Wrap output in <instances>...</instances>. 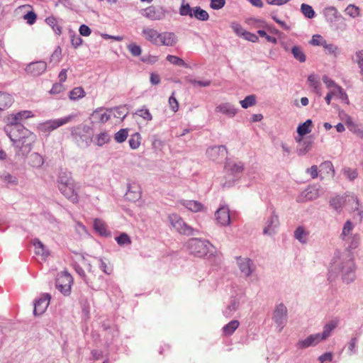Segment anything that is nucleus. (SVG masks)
I'll return each instance as SVG.
<instances>
[{
	"instance_id": "obj_1",
	"label": "nucleus",
	"mask_w": 363,
	"mask_h": 363,
	"mask_svg": "<svg viewBox=\"0 0 363 363\" xmlns=\"http://www.w3.org/2000/svg\"><path fill=\"white\" fill-rule=\"evenodd\" d=\"M9 137L13 145L18 149L22 155H27L32 149L35 140V135L22 125H14L11 128Z\"/></svg>"
},
{
	"instance_id": "obj_2",
	"label": "nucleus",
	"mask_w": 363,
	"mask_h": 363,
	"mask_svg": "<svg viewBox=\"0 0 363 363\" xmlns=\"http://www.w3.org/2000/svg\"><path fill=\"white\" fill-rule=\"evenodd\" d=\"M187 247L190 253L198 257H205L213 248V245L209 242L198 238L189 240Z\"/></svg>"
},
{
	"instance_id": "obj_3",
	"label": "nucleus",
	"mask_w": 363,
	"mask_h": 363,
	"mask_svg": "<svg viewBox=\"0 0 363 363\" xmlns=\"http://www.w3.org/2000/svg\"><path fill=\"white\" fill-rule=\"evenodd\" d=\"M58 188L60 192L68 199L73 202L78 201L76 183L72 177H61L59 180Z\"/></svg>"
},
{
	"instance_id": "obj_4",
	"label": "nucleus",
	"mask_w": 363,
	"mask_h": 363,
	"mask_svg": "<svg viewBox=\"0 0 363 363\" xmlns=\"http://www.w3.org/2000/svg\"><path fill=\"white\" fill-rule=\"evenodd\" d=\"M77 117L76 114H70L67 116L54 120H49L40 124V128L44 131L54 130L68 123H70Z\"/></svg>"
},
{
	"instance_id": "obj_5",
	"label": "nucleus",
	"mask_w": 363,
	"mask_h": 363,
	"mask_svg": "<svg viewBox=\"0 0 363 363\" xmlns=\"http://www.w3.org/2000/svg\"><path fill=\"white\" fill-rule=\"evenodd\" d=\"M169 220L172 227L179 233L187 235L193 234V228L187 225L177 214H170Z\"/></svg>"
},
{
	"instance_id": "obj_6",
	"label": "nucleus",
	"mask_w": 363,
	"mask_h": 363,
	"mask_svg": "<svg viewBox=\"0 0 363 363\" xmlns=\"http://www.w3.org/2000/svg\"><path fill=\"white\" fill-rule=\"evenodd\" d=\"M72 283V276L67 272H62L58 274L56 279V287L63 294L68 295L71 291Z\"/></svg>"
},
{
	"instance_id": "obj_7",
	"label": "nucleus",
	"mask_w": 363,
	"mask_h": 363,
	"mask_svg": "<svg viewBox=\"0 0 363 363\" xmlns=\"http://www.w3.org/2000/svg\"><path fill=\"white\" fill-rule=\"evenodd\" d=\"M166 13L163 7L150 6L144 10L143 16L151 21H160L165 18Z\"/></svg>"
},
{
	"instance_id": "obj_8",
	"label": "nucleus",
	"mask_w": 363,
	"mask_h": 363,
	"mask_svg": "<svg viewBox=\"0 0 363 363\" xmlns=\"http://www.w3.org/2000/svg\"><path fill=\"white\" fill-rule=\"evenodd\" d=\"M287 317L286 307L283 304H279L273 313V320L275 323L279 327V331H281L284 328Z\"/></svg>"
},
{
	"instance_id": "obj_9",
	"label": "nucleus",
	"mask_w": 363,
	"mask_h": 363,
	"mask_svg": "<svg viewBox=\"0 0 363 363\" xmlns=\"http://www.w3.org/2000/svg\"><path fill=\"white\" fill-rule=\"evenodd\" d=\"M178 42L177 35L173 32L164 31L160 33L157 46L174 47Z\"/></svg>"
},
{
	"instance_id": "obj_10",
	"label": "nucleus",
	"mask_w": 363,
	"mask_h": 363,
	"mask_svg": "<svg viewBox=\"0 0 363 363\" xmlns=\"http://www.w3.org/2000/svg\"><path fill=\"white\" fill-rule=\"evenodd\" d=\"M111 118L108 110L103 107L96 108L91 114L90 119L92 123H105Z\"/></svg>"
},
{
	"instance_id": "obj_11",
	"label": "nucleus",
	"mask_w": 363,
	"mask_h": 363,
	"mask_svg": "<svg viewBox=\"0 0 363 363\" xmlns=\"http://www.w3.org/2000/svg\"><path fill=\"white\" fill-rule=\"evenodd\" d=\"M337 321H330L326 324L321 333L313 334L316 345L330 336L331 332L337 326Z\"/></svg>"
},
{
	"instance_id": "obj_12",
	"label": "nucleus",
	"mask_w": 363,
	"mask_h": 363,
	"mask_svg": "<svg viewBox=\"0 0 363 363\" xmlns=\"http://www.w3.org/2000/svg\"><path fill=\"white\" fill-rule=\"evenodd\" d=\"M337 321H330L326 324L321 333L313 334L316 345L330 336L331 332L337 326Z\"/></svg>"
},
{
	"instance_id": "obj_13",
	"label": "nucleus",
	"mask_w": 363,
	"mask_h": 363,
	"mask_svg": "<svg viewBox=\"0 0 363 363\" xmlns=\"http://www.w3.org/2000/svg\"><path fill=\"white\" fill-rule=\"evenodd\" d=\"M50 301V296L45 294L35 301L33 313L35 315H42L47 309Z\"/></svg>"
},
{
	"instance_id": "obj_14",
	"label": "nucleus",
	"mask_w": 363,
	"mask_h": 363,
	"mask_svg": "<svg viewBox=\"0 0 363 363\" xmlns=\"http://www.w3.org/2000/svg\"><path fill=\"white\" fill-rule=\"evenodd\" d=\"M47 69V63L44 61H38L28 64L26 67L27 74L32 76H39Z\"/></svg>"
},
{
	"instance_id": "obj_15",
	"label": "nucleus",
	"mask_w": 363,
	"mask_h": 363,
	"mask_svg": "<svg viewBox=\"0 0 363 363\" xmlns=\"http://www.w3.org/2000/svg\"><path fill=\"white\" fill-rule=\"evenodd\" d=\"M215 217L221 225L226 226L230 223V211L226 206L219 208L215 213Z\"/></svg>"
},
{
	"instance_id": "obj_16",
	"label": "nucleus",
	"mask_w": 363,
	"mask_h": 363,
	"mask_svg": "<svg viewBox=\"0 0 363 363\" xmlns=\"http://www.w3.org/2000/svg\"><path fill=\"white\" fill-rule=\"evenodd\" d=\"M142 35L147 42L157 46L160 32L157 30L149 27H145L142 30Z\"/></svg>"
},
{
	"instance_id": "obj_17",
	"label": "nucleus",
	"mask_w": 363,
	"mask_h": 363,
	"mask_svg": "<svg viewBox=\"0 0 363 363\" xmlns=\"http://www.w3.org/2000/svg\"><path fill=\"white\" fill-rule=\"evenodd\" d=\"M142 194L140 185L135 182L128 184V189L126 193L127 199L131 201H136L140 199Z\"/></svg>"
},
{
	"instance_id": "obj_18",
	"label": "nucleus",
	"mask_w": 363,
	"mask_h": 363,
	"mask_svg": "<svg viewBox=\"0 0 363 363\" xmlns=\"http://www.w3.org/2000/svg\"><path fill=\"white\" fill-rule=\"evenodd\" d=\"M216 111L223 113L229 118H233L237 113L236 108L229 103L220 104L216 107Z\"/></svg>"
},
{
	"instance_id": "obj_19",
	"label": "nucleus",
	"mask_w": 363,
	"mask_h": 363,
	"mask_svg": "<svg viewBox=\"0 0 363 363\" xmlns=\"http://www.w3.org/2000/svg\"><path fill=\"white\" fill-rule=\"evenodd\" d=\"M238 264L241 272L245 277H249L253 269H252V262L248 258H238Z\"/></svg>"
},
{
	"instance_id": "obj_20",
	"label": "nucleus",
	"mask_w": 363,
	"mask_h": 363,
	"mask_svg": "<svg viewBox=\"0 0 363 363\" xmlns=\"http://www.w3.org/2000/svg\"><path fill=\"white\" fill-rule=\"evenodd\" d=\"M33 116V115L30 111H22L16 114L10 115L8 119L11 123H13L14 125H20L18 124L20 121Z\"/></svg>"
},
{
	"instance_id": "obj_21",
	"label": "nucleus",
	"mask_w": 363,
	"mask_h": 363,
	"mask_svg": "<svg viewBox=\"0 0 363 363\" xmlns=\"http://www.w3.org/2000/svg\"><path fill=\"white\" fill-rule=\"evenodd\" d=\"M91 140L94 145L101 147L110 142L111 136L108 131L104 130L95 135Z\"/></svg>"
},
{
	"instance_id": "obj_22",
	"label": "nucleus",
	"mask_w": 363,
	"mask_h": 363,
	"mask_svg": "<svg viewBox=\"0 0 363 363\" xmlns=\"http://www.w3.org/2000/svg\"><path fill=\"white\" fill-rule=\"evenodd\" d=\"M33 243L35 247V255L40 256L43 259H45L50 255L49 250L40 240L35 239Z\"/></svg>"
},
{
	"instance_id": "obj_23",
	"label": "nucleus",
	"mask_w": 363,
	"mask_h": 363,
	"mask_svg": "<svg viewBox=\"0 0 363 363\" xmlns=\"http://www.w3.org/2000/svg\"><path fill=\"white\" fill-rule=\"evenodd\" d=\"M345 123L347 128L351 132L354 133L357 137L363 138V130L361 129L358 125L355 124L350 116H346Z\"/></svg>"
},
{
	"instance_id": "obj_24",
	"label": "nucleus",
	"mask_w": 363,
	"mask_h": 363,
	"mask_svg": "<svg viewBox=\"0 0 363 363\" xmlns=\"http://www.w3.org/2000/svg\"><path fill=\"white\" fill-rule=\"evenodd\" d=\"M181 203L188 210L195 213L201 211L204 208L203 205L197 201L184 200Z\"/></svg>"
},
{
	"instance_id": "obj_25",
	"label": "nucleus",
	"mask_w": 363,
	"mask_h": 363,
	"mask_svg": "<svg viewBox=\"0 0 363 363\" xmlns=\"http://www.w3.org/2000/svg\"><path fill=\"white\" fill-rule=\"evenodd\" d=\"M13 102V98L8 93L0 92V112L9 108Z\"/></svg>"
},
{
	"instance_id": "obj_26",
	"label": "nucleus",
	"mask_w": 363,
	"mask_h": 363,
	"mask_svg": "<svg viewBox=\"0 0 363 363\" xmlns=\"http://www.w3.org/2000/svg\"><path fill=\"white\" fill-rule=\"evenodd\" d=\"M19 9H32V6L30 4H25L21 6ZM23 19L26 21V23L29 25H33L37 19V15L33 11V9L28 11L26 14L23 16Z\"/></svg>"
},
{
	"instance_id": "obj_27",
	"label": "nucleus",
	"mask_w": 363,
	"mask_h": 363,
	"mask_svg": "<svg viewBox=\"0 0 363 363\" xmlns=\"http://www.w3.org/2000/svg\"><path fill=\"white\" fill-rule=\"evenodd\" d=\"M94 230L97 231L101 235L108 236L110 235L109 231L107 230L106 223L99 218L94 219Z\"/></svg>"
},
{
	"instance_id": "obj_28",
	"label": "nucleus",
	"mask_w": 363,
	"mask_h": 363,
	"mask_svg": "<svg viewBox=\"0 0 363 363\" xmlns=\"http://www.w3.org/2000/svg\"><path fill=\"white\" fill-rule=\"evenodd\" d=\"M208 152L213 160H217L218 157H216V155H221L222 157H224L227 154V149L223 145L215 146L210 148Z\"/></svg>"
},
{
	"instance_id": "obj_29",
	"label": "nucleus",
	"mask_w": 363,
	"mask_h": 363,
	"mask_svg": "<svg viewBox=\"0 0 363 363\" xmlns=\"http://www.w3.org/2000/svg\"><path fill=\"white\" fill-rule=\"evenodd\" d=\"M279 224V218L277 215L272 214L268 220V225L264 228V234H272L274 231L273 228H275Z\"/></svg>"
},
{
	"instance_id": "obj_30",
	"label": "nucleus",
	"mask_w": 363,
	"mask_h": 363,
	"mask_svg": "<svg viewBox=\"0 0 363 363\" xmlns=\"http://www.w3.org/2000/svg\"><path fill=\"white\" fill-rule=\"evenodd\" d=\"M320 176L323 177L324 175L333 176L334 173L333 164L329 161H325L320 165Z\"/></svg>"
},
{
	"instance_id": "obj_31",
	"label": "nucleus",
	"mask_w": 363,
	"mask_h": 363,
	"mask_svg": "<svg viewBox=\"0 0 363 363\" xmlns=\"http://www.w3.org/2000/svg\"><path fill=\"white\" fill-rule=\"evenodd\" d=\"M86 93L84 89L82 86H77L72 89L69 94V98L70 100H78L85 96Z\"/></svg>"
},
{
	"instance_id": "obj_32",
	"label": "nucleus",
	"mask_w": 363,
	"mask_h": 363,
	"mask_svg": "<svg viewBox=\"0 0 363 363\" xmlns=\"http://www.w3.org/2000/svg\"><path fill=\"white\" fill-rule=\"evenodd\" d=\"M311 127L312 121L311 119H308L306 122L298 126L297 133L301 137H303L311 132Z\"/></svg>"
},
{
	"instance_id": "obj_33",
	"label": "nucleus",
	"mask_w": 363,
	"mask_h": 363,
	"mask_svg": "<svg viewBox=\"0 0 363 363\" xmlns=\"http://www.w3.org/2000/svg\"><path fill=\"white\" fill-rule=\"evenodd\" d=\"M192 17H194L199 21H204L208 19L209 15L206 11L202 9L199 6H196L194 8Z\"/></svg>"
},
{
	"instance_id": "obj_34",
	"label": "nucleus",
	"mask_w": 363,
	"mask_h": 363,
	"mask_svg": "<svg viewBox=\"0 0 363 363\" xmlns=\"http://www.w3.org/2000/svg\"><path fill=\"white\" fill-rule=\"evenodd\" d=\"M291 52L294 57L300 62H304L306 60V55L300 46L295 45L291 48Z\"/></svg>"
},
{
	"instance_id": "obj_35",
	"label": "nucleus",
	"mask_w": 363,
	"mask_h": 363,
	"mask_svg": "<svg viewBox=\"0 0 363 363\" xmlns=\"http://www.w3.org/2000/svg\"><path fill=\"white\" fill-rule=\"evenodd\" d=\"M313 146V141L309 140H303L297 149V154L299 156L306 155Z\"/></svg>"
},
{
	"instance_id": "obj_36",
	"label": "nucleus",
	"mask_w": 363,
	"mask_h": 363,
	"mask_svg": "<svg viewBox=\"0 0 363 363\" xmlns=\"http://www.w3.org/2000/svg\"><path fill=\"white\" fill-rule=\"evenodd\" d=\"M45 22L48 25L52 27L57 35H60L62 33V27L59 25L56 18L54 16H49L46 18Z\"/></svg>"
},
{
	"instance_id": "obj_37",
	"label": "nucleus",
	"mask_w": 363,
	"mask_h": 363,
	"mask_svg": "<svg viewBox=\"0 0 363 363\" xmlns=\"http://www.w3.org/2000/svg\"><path fill=\"white\" fill-rule=\"evenodd\" d=\"M240 323L238 320H234L229 322L227 325H225L223 331L225 335H232L235 330L238 328Z\"/></svg>"
},
{
	"instance_id": "obj_38",
	"label": "nucleus",
	"mask_w": 363,
	"mask_h": 363,
	"mask_svg": "<svg viewBox=\"0 0 363 363\" xmlns=\"http://www.w3.org/2000/svg\"><path fill=\"white\" fill-rule=\"evenodd\" d=\"M315 345L316 344L313 335H310L304 340H299L297 343L298 347L301 349Z\"/></svg>"
},
{
	"instance_id": "obj_39",
	"label": "nucleus",
	"mask_w": 363,
	"mask_h": 363,
	"mask_svg": "<svg viewBox=\"0 0 363 363\" xmlns=\"http://www.w3.org/2000/svg\"><path fill=\"white\" fill-rule=\"evenodd\" d=\"M323 81L330 91H333L335 94L340 92V88L332 79L327 76H323Z\"/></svg>"
},
{
	"instance_id": "obj_40",
	"label": "nucleus",
	"mask_w": 363,
	"mask_h": 363,
	"mask_svg": "<svg viewBox=\"0 0 363 363\" xmlns=\"http://www.w3.org/2000/svg\"><path fill=\"white\" fill-rule=\"evenodd\" d=\"M308 235V233L306 232L302 227L297 228V229L294 232V236L296 239H297L302 243L306 242Z\"/></svg>"
},
{
	"instance_id": "obj_41",
	"label": "nucleus",
	"mask_w": 363,
	"mask_h": 363,
	"mask_svg": "<svg viewBox=\"0 0 363 363\" xmlns=\"http://www.w3.org/2000/svg\"><path fill=\"white\" fill-rule=\"evenodd\" d=\"M240 104L243 108L251 107L256 104V96L253 94L249 95L246 96L243 100H241Z\"/></svg>"
},
{
	"instance_id": "obj_42",
	"label": "nucleus",
	"mask_w": 363,
	"mask_h": 363,
	"mask_svg": "<svg viewBox=\"0 0 363 363\" xmlns=\"http://www.w3.org/2000/svg\"><path fill=\"white\" fill-rule=\"evenodd\" d=\"M141 137L138 133L133 134L129 139L130 147L133 149H138L140 145Z\"/></svg>"
},
{
	"instance_id": "obj_43",
	"label": "nucleus",
	"mask_w": 363,
	"mask_h": 363,
	"mask_svg": "<svg viewBox=\"0 0 363 363\" xmlns=\"http://www.w3.org/2000/svg\"><path fill=\"white\" fill-rule=\"evenodd\" d=\"M166 59L169 62H170L172 65L180 66V67H187V65L186 64V62L182 58H180L177 56L168 55L167 56Z\"/></svg>"
},
{
	"instance_id": "obj_44",
	"label": "nucleus",
	"mask_w": 363,
	"mask_h": 363,
	"mask_svg": "<svg viewBox=\"0 0 363 363\" xmlns=\"http://www.w3.org/2000/svg\"><path fill=\"white\" fill-rule=\"evenodd\" d=\"M308 82L309 83V86L313 88L316 93H319L320 84L317 76L315 74L309 75Z\"/></svg>"
},
{
	"instance_id": "obj_45",
	"label": "nucleus",
	"mask_w": 363,
	"mask_h": 363,
	"mask_svg": "<svg viewBox=\"0 0 363 363\" xmlns=\"http://www.w3.org/2000/svg\"><path fill=\"white\" fill-rule=\"evenodd\" d=\"M193 10L194 9L191 8L189 4L183 1L179 9V13L181 16H189L192 18Z\"/></svg>"
},
{
	"instance_id": "obj_46",
	"label": "nucleus",
	"mask_w": 363,
	"mask_h": 363,
	"mask_svg": "<svg viewBox=\"0 0 363 363\" xmlns=\"http://www.w3.org/2000/svg\"><path fill=\"white\" fill-rule=\"evenodd\" d=\"M324 13L327 20L330 22L337 19V10L334 7L326 8Z\"/></svg>"
},
{
	"instance_id": "obj_47",
	"label": "nucleus",
	"mask_w": 363,
	"mask_h": 363,
	"mask_svg": "<svg viewBox=\"0 0 363 363\" xmlns=\"http://www.w3.org/2000/svg\"><path fill=\"white\" fill-rule=\"evenodd\" d=\"M301 12L303 13V14L308 18H312L315 16V12H314L313 9L312 8L311 6H310L308 4H302L301 6Z\"/></svg>"
},
{
	"instance_id": "obj_48",
	"label": "nucleus",
	"mask_w": 363,
	"mask_h": 363,
	"mask_svg": "<svg viewBox=\"0 0 363 363\" xmlns=\"http://www.w3.org/2000/svg\"><path fill=\"white\" fill-rule=\"evenodd\" d=\"M66 88L65 85L60 82H56L52 84L51 89L49 91V93L51 95H57L62 93L65 91Z\"/></svg>"
},
{
	"instance_id": "obj_49",
	"label": "nucleus",
	"mask_w": 363,
	"mask_h": 363,
	"mask_svg": "<svg viewBox=\"0 0 363 363\" xmlns=\"http://www.w3.org/2000/svg\"><path fill=\"white\" fill-rule=\"evenodd\" d=\"M119 245H130L131 239L125 233H122L119 236L115 238Z\"/></svg>"
},
{
	"instance_id": "obj_50",
	"label": "nucleus",
	"mask_w": 363,
	"mask_h": 363,
	"mask_svg": "<svg viewBox=\"0 0 363 363\" xmlns=\"http://www.w3.org/2000/svg\"><path fill=\"white\" fill-rule=\"evenodd\" d=\"M355 57V62L357 63L360 69L359 73L361 75V79L363 81V50L356 52Z\"/></svg>"
},
{
	"instance_id": "obj_51",
	"label": "nucleus",
	"mask_w": 363,
	"mask_h": 363,
	"mask_svg": "<svg viewBox=\"0 0 363 363\" xmlns=\"http://www.w3.org/2000/svg\"><path fill=\"white\" fill-rule=\"evenodd\" d=\"M225 167L228 170H230L233 173H235V174L240 173L243 170V166L240 162H239V163L228 162L226 164Z\"/></svg>"
},
{
	"instance_id": "obj_52",
	"label": "nucleus",
	"mask_w": 363,
	"mask_h": 363,
	"mask_svg": "<svg viewBox=\"0 0 363 363\" xmlns=\"http://www.w3.org/2000/svg\"><path fill=\"white\" fill-rule=\"evenodd\" d=\"M188 83L191 84L193 86H202L206 87L211 85V82L210 80H196L191 78H188L187 79Z\"/></svg>"
},
{
	"instance_id": "obj_53",
	"label": "nucleus",
	"mask_w": 363,
	"mask_h": 363,
	"mask_svg": "<svg viewBox=\"0 0 363 363\" xmlns=\"http://www.w3.org/2000/svg\"><path fill=\"white\" fill-rule=\"evenodd\" d=\"M44 161L41 155L34 153L30 156V163L33 167H39L43 165Z\"/></svg>"
},
{
	"instance_id": "obj_54",
	"label": "nucleus",
	"mask_w": 363,
	"mask_h": 363,
	"mask_svg": "<svg viewBox=\"0 0 363 363\" xmlns=\"http://www.w3.org/2000/svg\"><path fill=\"white\" fill-rule=\"evenodd\" d=\"M128 135V132L127 129H121L115 134L114 139L117 143H121L127 139Z\"/></svg>"
},
{
	"instance_id": "obj_55",
	"label": "nucleus",
	"mask_w": 363,
	"mask_h": 363,
	"mask_svg": "<svg viewBox=\"0 0 363 363\" xmlns=\"http://www.w3.org/2000/svg\"><path fill=\"white\" fill-rule=\"evenodd\" d=\"M135 113L145 121H150L152 119V116L149 109L145 107L138 110Z\"/></svg>"
},
{
	"instance_id": "obj_56",
	"label": "nucleus",
	"mask_w": 363,
	"mask_h": 363,
	"mask_svg": "<svg viewBox=\"0 0 363 363\" xmlns=\"http://www.w3.org/2000/svg\"><path fill=\"white\" fill-rule=\"evenodd\" d=\"M345 14L354 18L359 14V9L354 5L348 6L345 10Z\"/></svg>"
},
{
	"instance_id": "obj_57",
	"label": "nucleus",
	"mask_w": 363,
	"mask_h": 363,
	"mask_svg": "<svg viewBox=\"0 0 363 363\" xmlns=\"http://www.w3.org/2000/svg\"><path fill=\"white\" fill-rule=\"evenodd\" d=\"M127 48L133 56L138 57L142 52L141 48L135 43L129 44Z\"/></svg>"
},
{
	"instance_id": "obj_58",
	"label": "nucleus",
	"mask_w": 363,
	"mask_h": 363,
	"mask_svg": "<svg viewBox=\"0 0 363 363\" xmlns=\"http://www.w3.org/2000/svg\"><path fill=\"white\" fill-rule=\"evenodd\" d=\"M310 43L313 45L322 46L325 45V40L320 35H314Z\"/></svg>"
},
{
	"instance_id": "obj_59",
	"label": "nucleus",
	"mask_w": 363,
	"mask_h": 363,
	"mask_svg": "<svg viewBox=\"0 0 363 363\" xmlns=\"http://www.w3.org/2000/svg\"><path fill=\"white\" fill-rule=\"evenodd\" d=\"M169 104L170 108L173 112H177L179 109V103L176 98L174 97V93L172 94V96L169 99Z\"/></svg>"
},
{
	"instance_id": "obj_60",
	"label": "nucleus",
	"mask_w": 363,
	"mask_h": 363,
	"mask_svg": "<svg viewBox=\"0 0 363 363\" xmlns=\"http://www.w3.org/2000/svg\"><path fill=\"white\" fill-rule=\"evenodd\" d=\"M225 4V0H211L210 6L211 9L218 10L222 9Z\"/></svg>"
},
{
	"instance_id": "obj_61",
	"label": "nucleus",
	"mask_w": 363,
	"mask_h": 363,
	"mask_svg": "<svg viewBox=\"0 0 363 363\" xmlns=\"http://www.w3.org/2000/svg\"><path fill=\"white\" fill-rule=\"evenodd\" d=\"M257 33L261 36L265 38L267 42L272 43L273 44H276L277 43V40L276 38L273 36H270L267 34V33L264 30H259L257 31Z\"/></svg>"
},
{
	"instance_id": "obj_62",
	"label": "nucleus",
	"mask_w": 363,
	"mask_h": 363,
	"mask_svg": "<svg viewBox=\"0 0 363 363\" xmlns=\"http://www.w3.org/2000/svg\"><path fill=\"white\" fill-rule=\"evenodd\" d=\"M101 269L107 274H111L113 272V267L111 265H108L107 263H106L104 260H101V265H100Z\"/></svg>"
},
{
	"instance_id": "obj_63",
	"label": "nucleus",
	"mask_w": 363,
	"mask_h": 363,
	"mask_svg": "<svg viewBox=\"0 0 363 363\" xmlns=\"http://www.w3.org/2000/svg\"><path fill=\"white\" fill-rule=\"evenodd\" d=\"M330 205L332 208H333V209L337 211L340 207V198L337 196L331 199L330 201Z\"/></svg>"
},
{
	"instance_id": "obj_64",
	"label": "nucleus",
	"mask_w": 363,
	"mask_h": 363,
	"mask_svg": "<svg viewBox=\"0 0 363 363\" xmlns=\"http://www.w3.org/2000/svg\"><path fill=\"white\" fill-rule=\"evenodd\" d=\"M243 38L252 43H256L258 41V37L255 33H252L247 30L245 33H244Z\"/></svg>"
}]
</instances>
